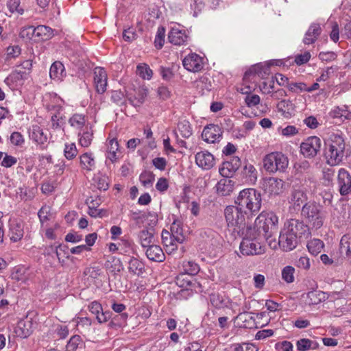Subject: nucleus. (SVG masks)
Instances as JSON below:
<instances>
[{
    "mask_svg": "<svg viewBox=\"0 0 351 351\" xmlns=\"http://www.w3.org/2000/svg\"><path fill=\"white\" fill-rule=\"evenodd\" d=\"M346 156V143L338 134H332L325 143L324 157L330 166L339 165Z\"/></svg>",
    "mask_w": 351,
    "mask_h": 351,
    "instance_id": "1",
    "label": "nucleus"
},
{
    "mask_svg": "<svg viewBox=\"0 0 351 351\" xmlns=\"http://www.w3.org/2000/svg\"><path fill=\"white\" fill-rule=\"evenodd\" d=\"M302 215L309 228L317 230L324 225L327 212L322 205L315 202H308L302 206Z\"/></svg>",
    "mask_w": 351,
    "mask_h": 351,
    "instance_id": "2",
    "label": "nucleus"
},
{
    "mask_svg": "<svg viewBox=\"0 0 351 351\" xmlns=\"http://www.w3.org/2000/svg\"><path fill=\"white\" fill-rule=\"evenodd\" d=\"M261 202V195L254 189H243L239 193L235 201L240 209H246L252 214L260 210Z\"/></svg>",
    "mask_w": 351,
    "mask_h": 351,
    "instance_id": "3",
    "label": "nucleus"
},
{
    "mask_svg": "<svg viewBox=\"0 0 351 351\" xmlns=\"http://www.w3.org/2000/svg\"><path fill=\"white\" fill-rule=\"evenodd\" d=\"M278 218L273 212L263 211L256 217L255 225L261 230L263 239L267 240L277 232Z\"/></svg>",
    "mask_w": 351,
    "mask_h": 351,
    "instance_id": "4",
    "label": "nucleus"
},
{
    "mask_svg": "<svg viewBox=\"0 0 351 351\" xmlns=\"http://www.w3.org/2000/svg\"><path fill=\"white\" fill-rule=\"evenodd\" d=\"M263 167L269 173H283L289 165V159L282 152H274L267 154L263 159Z\"/></svg>",
    "mask_w": 351,
    "mask_h": 351,
    "instance_id": "5",
    "label": "nucleus"
},
{
    "mask_svg": "<svg viewBox=\"0 0 351 351\" xmlns=\"http://www.w3.org/2000/svg\"><path fill=\"white\" fill-rule=\"evenodd\" d=\"M247 210L240 209L239 206H229L225 209V217L227 225L232 231L240 234L245 225Z\"/></svg>",
    "mask_w": 351,
    "mask_h": 351,
    "instance_id": "6",
    "label": "nucleus"
},
{
    "mask_svg": "<svg viewBox=\"0 0 351 351\" xmlns=\"http://www.w3.org/2000/svg\"><path fill=\"white\" fill-rule=\"evenodd\" d=\"M283 230H285L286 232L292 234L298 239L302 237L307 238L310 234L308 226L295 219H291L287 221L285 223Z\"/></svg>",
    "mask_w": 351,
    "mask_h": 351,
    "instance_id": "7",
    "label": "nucleus"
},
{
    "mask_svg": "<svg viewBox=\"0 0 351 351\" xmlns=\"http://www.w3.org/2000/svg\"><path fill=\"white\" fill-rule=\"evenodd\" d=\"M321 148V140L317 136L308 137L300 145L301 153L306 158H313Z\"/></svg>",
    "mask_w": 351,
    "mask_h": 351,
    "instance_id": "8",
    "label": "nucleus"
},
{
    "mask_svg": "<svg viewBox=\"0 0 351 351\" xmlns=\"http://www.w3.org/2000/svg\"><path fill=\"white\" fill-rule=\"evenodd\" d=\"M240 251L246 256L258 255L265 252V247L259 241L243 239L240 244Z\"/></svg>",
    "mask_w": 351,
    "mask_h": 351,
    "instance_id": "9",
    "label": "nucleus"
},
{
    "mask_svg": "<svg viewBox=\"0 0 351 351\" xmlns=\"http://www.w3.org/2000/svg\"><path fill=\"white\" fill-rule=\"evenodd\" d=\"M241 165V162L239 157H232L230 160L222 163L219 169V173L224 178H230L239 169Z\"/></svg>",
    "mask_w": 351,
    "mask_h": 351,
    "instance_id": "10",
    "label": "nucleus"
},
{
    "mask_svg": "<svg viewBox=\"0 0 351 351\" xmlns=\"http://www.w3.org/2000/svg\"><path fill=\"white\" fill-rule=\"evenodd\" d=\"M337 184L341 195H346L351 191V176L344 168L339 169L338 171Z\"/></svg>",
    "mask_w": 351,
    "mask_h": 351,
    "instance_id": "11",
    "label": "nucleus"
},
{
    "mask_svg": "<svg viewBox=\"0 0 351 351\" xmlns=\"http://www.w3.org/2000/svg\"><path fill=\"white\" fill-rule=\"evenodd\" d=\"M298 243V239L282 229L279 236L278 245L284 251L293 250L296 247Z\"/></svg>",
    "mask_w": 351,
    "mask_h": 351,
    "instance_id": "12",
    "label": "nucleus"
},
{
    "mask_svg": "<svg viewBox=\"0 0 351 351\" xmlns=\"http://www.w3.org/2000/svg\"><path fill=\"white\" fill-rule=\"evenodd\" d=\"M94 82L96 90L99 94H103L106 90L107 73L101 67H96L94 70Z\"/></svg>",
    "mask_w": 351,
    "mask_h": 351,
    "instance_id": "13",
    "label": "nucleus"
},
{
    "mask_svg": "<svg viewBox=\"0 0 351 351\" xmlns=\"http://www.w3.org/2000/svg\"><path fill=\"white\" fill-rule=\"evenodd\" d=\"M88 309L92 314L96 316L99 324L105 323L111 317L110 311H103L101 304L97 301H93L88 305Z\"/></svg>",
    "mask_w": 351,
    "mask_h": 351,
    "instance_id": "14",
    "label": "nucleus"
},
{
    "mask_svg": "<svg viewBox=\"0 0 351 351\" xmlns=\"http://www.w3.org/2000/svg\"><path fill=\"white\" fill-rule=\"evenodd\" d=\"M33 330L34 324L29 319L20 320L14 328L16 335L23 339L28 337Z\"/></svg>",
    "mask_w": 351,
    "mask_h": 351,
    "instance_id": "15",
    "label": "nucleus"
},
{
    "mask_svg": "<svg viewBox=\"0 0 351 351\" xmlns=\"http://www.w3.org/2000/svg\"><path fill=\"white\" fill-rule=\"evenodd\" d=\"M221 133V128L218 125L210 124L204 128L202 138L205 142L213 143L220 138Z\"/></svg>",
    "mask_w": 351,
    "mask_h": 351,
    "instance_id": "16",
    "label": "nucleus"
},
{
    "mask_svg": "<svg viewBox=\"0 0 351 351\" xmlns=\"http://www.w3.org/2000/svg\"><path fill=\"white\" fill-rule=\"evenodd\" d=\"M197 283L195 275L189 274H180L177 277V284L185 288L186 290H191L196 292V285Z\"/></svg>",
    "mask_w": 351,
    "mask_h": 351,
    "instance_id": "17",
    "label": "nucleus"
},
{
    "mask_svg": "<svg viewBox=\"0 0 351 351\" xmlns=\"http://www.w3.org/2000/svg\"><path fill=\"white\" fill-rule=\"evenodd\" d=\"M187 38L185 31L178 27H172L168 35L169 41L175 45H183Z\"/></svg>",
    "mask_w": 351,
    "mask_h": 351,
    "instance_id": "18",
    "label": "nucleus"
},
{
    "mask_svg": "<svg viewBox=\"0 0 351 351\" xmlns=\"http://www.w3.org/2000/svg\"><path fill=\"white\" fill-rule=\"evenodd\" d=\"M284 186L282 180L270 178L266 182L265 190L271 195H279L283 192Z\"/></svg>",
    "mask_w": 351,
    "mask_h": 351,
    "instance_id": "19",
    "label": "nucleus"
},
{
    "mask_svg": "<svg viewBox=\"0 0 351 351\" xmlns=\"http://www.w3.org/2000/svg\"><path fill=\"white\" fill-rule=\"evenodd\" d=\"M147 247L145 254L150 261L160 263L165 260V255L159 245H151Z\"/></svg>",
    "mask_w": 351,
    "mask_h": 351,
    "instance_id": "20",
    "label": "nucleus"
},
{
    "mask_svg": "<svg viewBox=\"0 0 351 351\" xmlns=\"http://www.w3.org/2000/svg\"><path fill=\"white\" fill-rule=\"evenodd\" d=\"M234 184L232 180L223 177L216 185L217 193L221 196L229 195L233 191Z\"/></svg>",
    "mask_w": 351,
    "mask_h": 351,
    "instance_id": "21",
    "label": "nucleus"
},
{
    "mask_svg": "<svg viewBox=\"0 0 351 351\" xmlns=\"http://www.w3.org/2000/svg\"><path fill=\"white\" fill-rule=\"evenodd\" d=\"M306 199L307 196L304 191L300 188H298L293 189L292 191L289 202L294 207L297 206L300 208Z\"/></svg>",
    "mask_w": 351,
    "mask_h": 351,
    "instance_id": "22",
    "label": "nucleus"
},
{
    "mask_svg": "<svg viewBox=\"0 0 351 351\" xmlns=\"http://www.w3.org/2000/svg\"><path fill=\"white\" fill-rule=\"evenodd\" d=\"M322 29L319 24H312L306 32L303 42L305 45L314 43L321 34Z\"/></svg>",
    "mask_w": 351,
    "mask_h": 351,
    "instance_id": "23",
    "label": "nucleus"
},
{
    "mask_svg": "<svg viewBox=\"0 0 351 351\" xmlns=\"http://www.w3.org/2000/svg\"><path fill=\"white\" fill-rule=\"evenodd\" d=\"M243 237V239L259 241L263 239V233L261 229L257 228L254 224V227L244 226L240 234Z\"/></svg>",
    "mask_w": 351,
    "mask_h": 351,
    "instance_id": "24",
    "label": "nucleus"
},
{
    "mask_svg": "<svg viewBox=\"0 0 351 351\" xmlns=\"http://www.w3.org/2000/svg\"><path fill=\"white\" fill-rule=\"evenodd\" d=\"M29 136L40 146H43L47 141V136L44 133L43 130L37 125H32Z\"/></svg>",
    "mask_w": 351,
    "mask_h": 351,
    "instance_id": "25",
    "label": "nucleus"
},
{
    "mask_svg": "<svg viewBox=\"0 0 351 351\" xmlns=\"http://www.w3.org/2000/svg\"><path fill=\"white\" fill-rule=\"evenodd\" d=\"M215 164L213 156L208 152H199V167L204 169H211Z\"/></svg>",
    "mask_w": 351,
    "mask_h": 351,
    "instance_id": "26",
    "label": "nucleus"
},
{
    "mask_svg": "<svg viewBox=\"0 0 351 351\" xmlns=\"http://www.w3.org/2000/svg\"><path fill=\"white\" fill-rule=\"evenodd\" d=\"M154 229H143L140 231L138 238L143 247H147L154 243Z\"/></svg>",
    "mask_w": 351,
    "mask_h": 351,
    "instance_id": "27",
    "label": "nucleus"
},
{
    "mask_svg": "<svg viewBox=\"0 0 351 351\" xmlns=\"http://www.w3.org/2000/svg\"><path fill=\"white\" fill-rule=\"evenodd\" d=\"M49 75L52 79L62 80L66 75L63 64L60 61L54 62L50 67Z\"/></svg>",
    "mask_w": 351,
    "mask_h": 351,
    "instance_id": "28",
    "label": "nucleus"
},
{
    "mask_svg": "<svg viewBox=\"0 0 351 351\" xmlns=\"http://www.w3.org/2000/svg\"><path fill=\"white\" fill-rule=\"evenodd\" d=\"M182 64L187 71L196 73L197 71V54L195 53L189 54L183 59Z\"/></svg>",
    "mask_w": 351,
    "mask_h": 351,
    "instance_id": "29",
    "label": "nucleus"
},
{
    "mask_svg": "<svg viewBox=\"0 0 351 351\" xmlns=\"http://www.w3.org/2000/svg\"><path fill=\"white\" fill-rule=\"evenodd\" d=\"M80 163L82 169L90 171L95 166V158L93 154L90 152H86L80 156Z\"/></svg>",
    "mask_w": 351,
    "mask_h": 351,
    "instance_id": "30",
    "label": "nucleus"
},
{
    "mask_svg": "<svg viewBox=\"0 0 351 351\" xmlns=\"http://www.w3.org/2000/svg\"><path fill=\"white\" fill-rule=\"evenodd\" d=\"M162 241L165 246L169 247V250L173 251L177 249V241L175 236L170 232L163 230L161 233Z\"/></svg>",
    "mask_w": 351,
    "mask_h": 351,
    "instance_id": "31",
    "label": "nucleus"
},
{
    "mask_svg": "<svg viewBox=\"0 0 351 351\" xmlns=\"http://www.w3.org/2000/svg\"><path fill=\"white\" fill-rule=\"evenodd\" d=\"M307 298L310 305H315L327 300L328 295L321 291H312L307 293Z\"/></svg>",
    "mask_w": 351,
    "mask_h": 351,
    "instance_id": "32",
    "label": "nucleus"
},
{
    "mask_svg": "<svg viewBox=\"0 0 351 351\" xmlns=\"http://www.w3.org/2000/svg\"><path fill=\"white\" fill-rule=\"evenodd\" d=\"M36 29V38L40 40H47L53 37V30L46 25H38Z\"/></svg>",
    "mask_w": 351,
    "mask_h": 351,
    "instance_id": "33",
    "label": "nucleus"
},
{
    "mask_svg": "<svg viewBox=\"0 0 351 351\" xmlns=\"http://www.w3.org/2000/svg\"><path fill=\"white\" fill-rule=\"evenodd\" d=\"M148 94V89L147 87L143 86H140L136 91L134 98H130V101L134 106H139L144 103L145 98Z\"/></svg>",
    "mask_w": 351,
    "mask_h": 351,
    "instance_id": "34",
    "label": "nucleus"
},
{
    "mask_svg": "<svg viewBox=\"0 0 351 351\" xmlns=\"http://www.w3.org/2000/svg\"><path fill=\"white\" fill-rule=\"evenodd\" d=\"M340 250L351 260V235H343L340 241Z\"/></svg>",
    "mask_w": 351,
    "mask_h": 351,
    "instance_id": "35",
    "label": "nucleus"
},
{
    "mask_svg": "<svg viewBox=\"0 0 351 351\" xmlns=\"http://www.w3.org/2000/svg\"><path fill=\"white\" fill-rule=\"evenodd\" d=\"M323 247L324 243L320 239H313L307 243V248L309 252L314 256L320 253Z\"/></svg>",
    "mask_w": 351,
    "mask_h": 351,
    "instance_id": "36",
    "label": "nucleus"
},
{
    "mask_svg": "<svg viewBox=\"0 0 351 351\" xmlns=\"http://www.w3.org/2000/svg\"><path fill=\"white\" fill-rule=\"evenodd\" d=\"M295 175L302 176L305 173H310L311 165L307 160H302L295 163L293 167Z\"/></svg>",
    "mask_w": 351,
    "mask_h": 351,
    "instance_id": "37",
    "label": "nucleus"
},
{
    "mask_svg": "<svg viewBox=\"0 0 351 351\" xmlns=\"http://www.w3.org/2000/svg\"><path fill=\"white\" fill-rule=\"evenodd\" d=\"M318 343L308 339H301L297 342V348L300 351H306L310 349H316Z\"/></svg>",
    "mask_w": 351,
    "mask_h": 351,
    "instance_id": "38",
    "label": "nucleus"
},
{
    "mask_svg": "<svg viewBox=\"0 0 351 351\" xmlns=\"http://www.w3.org/2000/svg\"><path fill=\"white\" fill-rule=\"evenodd\" d=\"M243 176L250 182H255L257 179V171L255 167L251 164H246L243 170Z\"/></svg>",
    "mask_w": 351,
    "mask_h": 351,
    "instance_id": "39",
    "label": "nucleus"
},
{
    "mask_svg": "<svg viewBox=\"0 0 351 351\" xmlns=\"http://www.w3.org/2000/svg\"><path fill=\"white\" fill-rule=\"evenodd\" d=\"M80 136L79 143L81 146L88 147L91 144L93 137V131L90 128V130L84 132L82 134L79 133Z\"/></svg>",
    "mask_w": 351,
    "mask_h": 351,
    "instance_id": "40",
    "label": "nucleus"
},
{
    "mask_svg": "<svg viewBox=\"0 0 351 351\" xmlns=\"http://www.w3.org/2000/svg\"><path fill=\"white\" fill-rule=\"evenodd\" d=\"M69 123L76 129H82L86 123L85 116L80 114H75L69 119Z\"/></svg>",
    "mask_w": 351,
    "mask_h": 351,
    "instance_id": "41",
    "label": "nucleus"
},
{
    "mask_svg": "<svg viewBox=\"0 0 351 351\" xmlns=\"http://www.w3.org/2000/svg\"><path fill=\"white\" fill-rule=\"evenodd\" d=\"M277 108L285 117H288L291 115V111L293 109V105L290 101L282 100L278 104Z\"/></svg>",
    "mask_w": 351,
    "mask_h": 351,
    "instance_id": "42",
    "label": "nucleus"
},
{
    "mask_svg": "<svg viewBox=\"0 0 351 351\" xmlns=\"http://www.w3.org/2000/svg\"><path fill=\"white\" fill-rule=\"evenodd\" d=\"M231 351H258V348L252 343H234L230 346Z\"/></svg>",
    "mask_w": 351,
    "mask_h": 351,
    "instance_id": "43",
    "label": "nucleus"
},
{
    "mask_svg": "<svg viewBox=\"0 0 351 351\" xmlns=\"http://www.w3.org/2000/svg\"><path fill=\"white\" fill-rule=\"evenodd\" d=\"M155 178V175L148 171H144L140 175V181L145 187H148L152 185Z\"/></svg>",
    "mask_w": 351,
    "mask_h": 351,
    "instance_id": "44",
    "label": "nucleus"
},
{
    "mask_svg": "<svg viewBox=\"0 0 351 351\" xmlns=\"http://www.w3.org/2000/svg\"><path fill=\"white\" fill-rule=\"evenodd\" d=\"M129 271L134 274L141 273L143 270V264L136 258H131L129 261Z\"/></svg>",
    "mask_w": 351,
    "mask_h": 351,
    "instance_id": "45",
    "label": "nucleus"
},
{
    "mask_svg": "<svg viewBox=\"0 0 351 351\" xmlns=\"http://www.w3.org/2000/svg\"><path fill=\"white\" fill-rule=\"evenodd\" d=\"M178 130L182 136L188 138L192 134V130L189 123L186 121H180L178 124Z\"/></svg>",
    "mask_w": 351,
    "mask_h": 351,
    "instance_id": "46",
    "label": "nucleus"
},
{
    "mask_svg": "<svg viewBox=\"0 0 351 351\" xmlns=\"http://www.w3.org/2000/svg\"><path fill=\"white\" fill-rule=\"evenodd\" d=\"M175 236L176 240L178 243H182L184 241V236L182 234V228L180 224L174 221L171 226V232Z\"/></svg>",
    "mask_w": 351,
    "mask_h": 351,
    "instance_id": "47",
    "label": "nucleus"
},
{
    "mask_svg": "<svg viewBox=\"0 0 351 351\" xmlns=\"http://www.w3.org/2000/svg\"><path fill=\"white\" fill-rule=\"evenodd\" d=\"M295 269L292 266H286L282 271V278L287 283L294 281Z\"/></svg>",
    "mask_w": 351,
    "mask_h": 351,
    "instance_id": "48",
    "label": "nucleus"
},
{
    "mask_svg": "<svg viewBox=\"0 0 351 351\" xmlns=\"http://www.w3.org/2000/svg\"><path fill=\"white\" fill-rule=\"evenodd\" d=\"M165 29L163 27L158 29L156 36L155 37L154 44L157 49H161L165 43Z\"/></svg>",
    "mask_w": 351,
    "mask_h": 351,
    "instance_id": "49",
    "label": "nucleus"
},
{
    "mask_svg": "<svg viewBox=\"0 0 351 351\" xmlns=\"http://www.w3.org/2000/svg\"><path fill=\"white\" fill-rule=\"evenodd\" d=\"M294 265L300 269L308 270L311 267L310 259L306 256H300L295 261Z\"/></svg>",
    "mask_w": 351,
    "mask_h": 351,
    "instance_id": "50",
    "label": "nucleus"
},
{
    "mask_svg": "<svg viewBox=\"0 0 351 351\" xmlns=\"http://www.w3.org/2000/svg\"><path fill=\"white\" fill-rule=\"evenodd\" d=\"M81 337L79 335H73L71 337L66 346L65 351H75L81 343Z\"/></svg>",
    "mask_w": 351,
    "mask_h": 351,
    "instance_id": "51",
    "label": "nucleus"
},
{
    "mask_svg": "<svg viewBox=\"0 0 351 351\" xmlns=\"http://www.w3.org/2000/svg\"><path fill=\"white\" fill-rule=\"evenodd\" d=\"M64 156L68 160L74 158L77 154V150L75 143L66 144L64 147Z\"/></svg>",
    "mask_w": 351,
    "mask_h": 351,
    "instance_id": "52",
    "label": "nucleus"
},
{
    "mask_svg": "<svg viewBox=\"0 0 351 351\" xmlns=\"http://www.w3.org/2000/svg\"><path fill=\"white\" fill-rule=\"evenodd\" d=\"M261 99L258 95L247 94L245 98V102L247 107L252 108L260 103Z\"/></svg>",
    "mask_w": 351,
    "mask_h": 351,
    "instance_id": "53",
    "label": "nucleus"
},
{
    "mask_svg": "<svg viewBox=\"0 0 351 351\" xmlns=\"http://www.w3.org/2000/svg\"><path fill=\"white\" fill-rule=\"evenodd\" d=\"M36 29L34 26H29L21 29L20 36L23 38L30 40L33 37L36 38Z\"/></svg>",
    "mask_w": 351,
    "mask_h": 351,
    "instance_id": "54",
    "label": "nucleus"
},
{
    "mask_svg": "<svg viewBox=\"0 0 351 351\" xmlns=\"http://www.w3.org/2000/svg\"><path fill=\"white\" fill-rule=\"evenodd\" d=\"M23 237V230L19 225H16L15 228L11 229L10 239L16 242L22 239Z\"/></svg>",
    "mask_w": 351,
    "mask_h": 351,
    "instance_id": "55",
    "label": "nucleus"
},
{
    "mask_svg": "<svg viewBox=\"0 0 351 351\" xmlns=\"http://www.w3.org/2000/svg\"><path fill=\"white\" fill-rule=\"evenodd\" d=\"M10 142L14 145L21 146L24 143V138L20 132H14L11 134Z\"/></svg>",
    "mask_w": 351,
    "mask_h": 351,
    "instance_id": "56",
    "label": "nucleus"
},
{
    "mask_svg": "<svg viewBox=\"0 0 351 351\" xmlns=\"http://www.w3.org/2000/svg\"><path fill=\"white\" fill-rule=\"evenodd\" d=\"M137 69L139 72L140 75L144 79H150L152 76V70L148 67L146 64L144 66H138Z\"/></svg>",
    "mask_w": 351,
    "mask_h": 351,
    "instance_id": "57",
    "label": "nucleus"
},
{
    "mask_svg": "<svg viewBox=\"0 0 351 351\" xmlns=\"http://www.w3.org/2000/svg\"><path fill=\"white\" fill-rule=\"evenodd\" d=\"M311 58V54L308 51H305L302 54H298L295 58V62L297 65H302L306 63Z\"/></svg>",
    "mask_w": 351,
    "mask_h": 351,
    "instance_id": "58",
    "label": "nucleus"
},
{
    "mask_svg": "<svg viewBox=\"0 0 351 351\" xmlns=\"http://www.w3.org/2000/svg\"><path fill=\"white\" fill-rule=\"evenodd\" d=\"M287 86L289 89L292 92H298V91H306V85L304 83L299 82V83H288Z\"/></svg>",
    "mask_w": 351,
    "mask_h": 351,
    "instance_id": "59",
    "label": "nucleus"
},
{
    "mask_svg": "<svg viewBox=\"0 0 351 351\" xmlns=\"http://www.w3.org/2000/svg\"><path fill=\"white\" fill-rule=\"evenodd\" d=\"M17 162V159L12 156L5 154V157L1 161V166L9 168L15 165Z\"/></svg>",
    "mask_w": 351,
    "mask_h": 351,
    "instance_id": "60",
    "label": "nucleus"
},
{
    "mask_svg": "<svg viewBox=\"0 0 351 351\" xmlns=\"http://www.w3.org/2000/svg\"><path fill=\"white\" fill-rule=\"evenodd\" d=\"M274 77H272L269 82H263L261 88L265 93H270L274 88Z\"/></svg>",
    "mask_w": 351,
    "mask_h": 351,
    "instance_id": "61",
    "label": "nucleus"
},
{
    "mask_svg": "<svg viewBox=\"0 0 351 351\" xmlns=\"http://www.w3.org/2000/svg\"><path fill=\"white\" fill-rule=\"evenodd\" d=\"M304 124L311 129H315L318 127L319 122L317 121L316 117L313 116H309L304 119Z\"/></svg>",
    "mask_w": 351,
    "mask_h": 351,
    "instance_id": "62",
    "label": "nucleus"
},
{
    "mask_svg": "<svg viewBox=\"0 0 351 351\" xmlns=\"http://www.w3.org/2000/svg\"><path fill=\"white\" fill-rule=\"evenodd\" d=\"M49 214V208L47 206H43L38 213V215L41 223L49 219L48 215Z\"/></svg>",
    "mask_w": 351,
    "mask_h": 351,
    "instance_id": "63",
    "label": "nucleus"
},
{
    "mask_svg": "<svg viewBox=\"0 0 351 351\" xmlns=\"http://www.w3.org/2000/svg\"><path fill=\"white\" fill-rule=\"evenodd\" d=\"M276 348L279 351H291L293 349V345L291 342L284 341L276 344Z\"/></svg>",
    "mask_w": 351,
    "mask_h": 351,
    "instance_id": "64",
    "label": "nucleus"
}]
</instances>
